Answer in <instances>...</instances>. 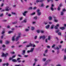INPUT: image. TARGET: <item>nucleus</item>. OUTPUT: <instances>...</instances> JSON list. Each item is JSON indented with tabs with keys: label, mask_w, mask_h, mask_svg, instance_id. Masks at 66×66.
Wrapping results in <instances>:
<instances>
[{
	"label": "nucleus",
	"mask_w": 66,
	"mask_h": 66,
	"mask_svg": "<svg viewBox=\"0 0 66 66\" xmlns=\"http://www.w3.org/2000/svg\"><path fill=\"white\" fill-rule=\"evenodd\" d=\"M21 33H18V35L17 36L16 38L15 39L16 41H18V39H19V37H21Z\"/></svg>",
	"instance_id": "f257e3e1"
},
{
	"label": "nucleus",
	"mask_w": 66,
	"mask_h": 66,
	"mask_svg": "<svg viewBox=\"0 0 66 66\" xmlns=\"http://www.w3.org/2000/svg\"><path fill=\"white\" fill-rule=\"evenodd\" d=\"M9 55V54L7 53H6V54H5L4 53H2V55H1V56L2 57H6Z\"/></svg>",
	"instance_id": "f03ea898"
},
{
	"label": "nucleus",
	"mask_w": 66,
	"mask_h": 66,
	"mask_svg": "<svg viewBox=\"0 0 66 66\" xmlns=\"http://www.w3.org/2000/svg\"><path fill=\"white\" fill-rule=\"evenodd\" d=\"M37 15L38 16H40L42 14V13L40 12V10L39 9L37 10Z\"/></svg>",
	"instance_id": "7ed1b4c3"
},
{
	"label": "nucleus",
	"mask_w": 66,
	"mask_h": 66,
	"mask_svg": "<svg viewBox=\"0 0 66 66\" xmlns=\"http://www.w3.org/2000/svg\"><path fill=\"white\" fill-rule=\"evenodd\" d=\"M34 48H31L30 51H27V53H30V52H33V50H34Z\"/></svg>",
	"instance_id": "20e7f679"
},
{
	"label": "nucleus",
	"mask_w": 66,
	"mask_h": 66,
	"mask_svg": "<svg viewBox=\"0 0 66 66\" xmlns=\"http://www.w3.org/2000/svg\"><path fill=\"white\" fill-rule=\"evenodd\" d=\"M28 13V11H25L23 13H22L23 15L24 16H26V14H27Z\"/></svg>",
	"instance_id": "39448f33"
},
{
	"label": "nucleus",
	"mask_w": 66,
	"mask_h": 66,
	"mask_svg": "<svg viewBox=\"0 0 66 66\" xmlns=\"http://www.w3.org/2000/svg\"><path fill=\"white\" fill-rule=\"evenodd\" d=\"M9 7L8 6H7L6 7V9L5 10L6 11H10V10H11V8H10L9 9Z\"/></svg>",
	"instance_id": "423d86ee"
},
{
	"label": "nucleus",
	"mask_w": 66,
	"mask_h": 66,
	"mask_svg": "<svg viewBox=\"0 0 66 66\" xmlns=\"http://www.w3.org/2000/svg\"><path fill=\"white\" fill-rule=\"evenodd\" d=\"M25 53H26V50H23L22 51V54L23 55H24L25 54Z\"/></svg>",
	"instance_id": "0eeeda50"
},
{
	"label": "nucleus",
	"mask_w": 66,
	"mask_h": 66,
	"mask_svg": "<svg viewBox=\"0 0 66 66\" xmlns=\"http://www.w3.org/2000/svg\"><path fill=\"white\" fill-rule=\"evenodd\" d=\"M42 38L43 39H45V36H41L40 37V39H41Z\"/></svg>",
	"instance_id": "6e6552de"
},
{
	"label": "nucleus",
	"mask_w": 66,
	"mask_h": 66,
	"mask_svg": "<svg viewBox=\"0 0 66 66\" xmlns=\"http://www.w3.org/2000/svg\"><path fill=\"white\" fill-rule=\"evenodd\" d=\"M49 27H50V25H48L45 26V28L46 29H48L49 28Z\"/></svg>",
	"instance_id": "1a4fd4ad"
},
{
	"label": "nucleus",
	"mask_w": 66,
	"mask_h": 66,
	"mask_svg": "<svg viewBox=\"0 0 66 66\" xmlns=\"http://www.w3.org/2000/svg\"><path fill=\"white\" fill-rule=\"evenodd\" d=\"M65 29V27H60V29L62 30H64Z\"/></svg>",
	"instance_id": "9d476101"
},
{
	"label": "nucleus",
	"mask_w": 66,
	"mask_h": 66,
	"mask_svg": "<svg viewBox=\"0 0 66 66\" xmlns=\"http://www.w3.org/2000/svg\"><path fill=\"white\" fill-rule=\"evenodd\" d=\"M47 3H49V2H50V1H51V2L52 3V2H53V1L52 0H47Z\"/></svg>",
	"instance_id": "9b49d317"
},
{
	"label": "nucleus",
	"mask_w": 66,
	"mask_h": 66,
	"mask_svg": "<svg viewBox=\"0 0 66 66\" xmlns=\"http://www.w3.org/2000/svg\"><path fill=\"white\" fill-rule=\"evenodd\" d=\"M15 36H13L12 38V40L13 41H14L15 40Z\"/></svg>",
	"instance_id": "f8f14e48"
},
{
	"label": "nucleus",
	"mask_w": 66,
	"mask_h": 66,
	"mask_svg": "<svg viewBox=\"0 0 66 66\" xmlns=\"http://www.w3.org/2000/svg\"><path fill=\"white\" fill-rule=\"evenodd\" d=\"M49 20H51L52 19V16H50L49 17Z\"/></svg>",
	"instance_id": "ddd939ff"
},
{
	"label": "nucleus",
	"mask_w": 66,
	"mask_h": 66,
	"mask_svg": "<svg viewBox=\"0 0 66 66\" xmlns=\"http://www.w3.org/2000/svg\"><path fill=\"white\" fill-rule=\"evenodd\" d=\"M12 62H17V60H16L15 59H13L12 60Z\"/></svg>",
	"instance_id": "4468645a"
},
{
	"label": "nucleus",
	"mask_w": 66,
	"mask_h": 66,
	"mask_svg": "<svg viewBox=\"0 0 66 66\" xmlns=\"http://www.w3.org/2000/svg\"><path fill=\"white\" fill-rule=\"evenodd\" d=\"M28 43V41H24L23 42V44H27Z\"/></svg>",
	"instance_id": "2eb2a0df"
},
{
	"label": "nucleus",
	"mask_w": 66,
	"mask_h": 66,
	"mask_svg": "<svg viewBox=\"0 0 66 66\" xmlns=\"http://www.w3.org/2000/svg\"><path fill=\"white\" fill-rule=\"evenodd\" d=\"M48 52V49H46L44 52V53L45 54H46Z\"/></svg>",
	"instance_id": "dca6fc26"
},
{
	"label": "nucleus",
	"mask_w": 66,
	"mask_h": 66,
	"mask_svg": "<svg viewBox=\"0 0 66 66\" xmlns=\"http://www.w3.org/2000/svg\"><path fill=\"white\" fill-rule=\"evenodd\" d=\"M59 32H60V30L59 29H58L57 30L55 31V32L57 33H58Z\"/></svg>",
	"instance_id": "f3484780"
},
{
	"label": "nucleus",
	"mask_w": 66,
	"mask_h": 66,
	"mask_svg": "<svg viewBox=\"0 0 66 66\" xmlns=\"http://www.w3.org/2000/svg\"><path fill=\"white\" fill-rule=\"evenodd\" d=\"M64 60L65 61L66 60V55H64V58H63Z\"/></svg>",
	"instance_id": "a211bd4d"
},
{
	"label": "nucleus",
	"mask_w": 66,
	"mask_h": 66,
	"mask_svg": "<svg viewBox=\"0 0 66 66\" xmlns=\"http://www.w3.org/2000/svg\"><path fill=\"white\" fill-rule=\"evenodd\" d=\"M35 28L34 27H31V30H34Z\"/></svg>",
	"instance_id": "6ab92c4d"
},
{
	"label": "nucleus",
	"mask_w": 66,
	"mask_h": 66,
	"mask_svg": "<svg viewBox=\"0 0 66 66\" xmlns=\"http://www.w3.org/2000/svg\"><path fill=\"white\" fill-rule=\"evenodd\" d=\"M61 15L62 16H63L64 15V12L63 11H62L61 12Z\"/></svg>",
	"instance_id": "aec40b11"
},
{
	"label": "nucleus",
	"mask_w": 66,
	"mask_h": 66,
	"mask_svg": "<svg viewBox=\"0 0 66 66\" xmlns=\"http://www.w3.org/2000/svg\"><path fill=\"white\" fill-rule=\"evenodd\" d=\"M29 30H30V29H25V31H26V32H28V31H29Z\"/></svg>",
	"instance_id": "412c9836"
},
{
	"label": "nucleus",
	"mask_w": 66,
	"mask_h": 66,
	"mask_svg": "<svg viewBox=\"0 0 66 66\" xmlns=\"http://www.w3.org/2000/svg\"><path fill=\"white\" fill-rule=\"evenodd\" d=\"M17 23V21H16L14 22H13L12 23H13V24H16Z\"/></svg>",
	"instance_id": "4be33fe9"
},
{
	"label": "nucleus",
	"mask_w": 66,
	"mask_h": 66,
	"mask_svg": "<svg viewBox=\"0 0 66 66\" xmlns=\"http://www.w3.org/2000/svg\"><path fill=\"white\" fill-rule=\"evenodd\" d=\"M48 40H50V39H51V37H50V36H49L48 37Z\"/></svg>",
	"instance_id": "5701e85b"
},
{
	"label": "nucleus",
	"mask_w": 66,
	"mask_h": 66,
	"mask_svg": "<svg viewBox=\"0 0 66 66\" xmlns=\"http://www.w3.org/2000/svg\"><path fill=\"white\" fill-rule=\"evenodd\" d=\"M41 7H44V3H42V4L41 5Z\"/></svg>",
	"instance_id": "b1692460"
},
{
	"label": "nucleus",
	"mask_w": 66,
	"mask_h": 66,
	"mask_svg": "<svg viewBox=\"0 0 66 66\" xmlns=\"http://www.w3.org/2000/svg\"><path fill=\"white\" fill-rule=\"evenodd\" d=\"M54 25H52L51 27V29H53V27H54Z\"/></svg>",
	"instance_id": "393cba45"
},
{
	"label": "nucleus",
	"mask_w": 66,
	"mask_h": 66,
	"mask_svg": "<svg viewBox=\"0 0 66 66\" xmlns=\"http://www.w3.org/2000/svg\"><path fill=\"white\" fill-rule=\"evenodd\" d=\"M51 10L52 11H53L54 10V9L53 7H50Z\"/></svg>",
	"instance_id": "a878e982"
},
{
	"label": "nucleus",
	"mask_w": 66,
	"mask_h": 66,
	"mask_svg": "<svg viewBox=\"0 0 66 66\" xmlns=\"http://www.w3.org/2000/svg\"><path fill=\"white\" fill-rule=\"evenodd\" d=\"M23 22H24V23H26V22H27V20H24L23 21Z\"/></svg>",
	"instance_id": "bb28decb"
},
{
	"label": "nucleus",
	"mask_w": 66,
	"mask_h": 66,
	"mask_svg": "<svg viewBox=\"0 0 66 66\" xmlns=\"http://www.w3.org/2000/svg\"><path fill=\"white\" fill-rule=\"evenodd\" d=\"M34 18L35 20H36L37 19V16H35L34 17Z\"/></svg>",
	"instance_id": "cd10ccee"
},
{
	"label": "nucleus",
	"mask_w": 66,
	"mask_h": 66,
	"mask_svg": "<svg viewBox=\"0 0 66 66\" xmlns=\"http://www.w3.org/2000/svg\"><path fill=\"white\" fill-rule=\"evenodd\" d=\"M12 14L13 15H16V13L15 12H12Z\"/></svg>",
	"instance_id": "c85d7f7f"
},
{
	"label": "nucleus",
	"mask_w": 66,
	"mask_h": 66,
	"mask_svg": "<svg viewBox=\"0 0 66 66\" xmlns=\"http://www.w3.org/2000/svg\"><path fill=\"white\" fill-rule=\"evenodd\" d=\"M60 10H61V7L60 6H59L58 8V11H60Z\"/></svg>",
	"instance_id": "c756f323"
},
{
	"label": "nucleus",
	"mask_w": 66,
	"mask_h": 66,
	"mask_svg": "<svg viewBox=\"0 0 66 66\" xmlns=\"http://www.w3.org/2000/svg\"><path fill=\"white\" fill-rule=\"evenodd\" d=\"M13 32V31H10L8 32V33L9 34H10V33H12Z\"/></svg>",
	"instance_id": "7c9ffc66"
},
{
	"label": "nucleus",
	"mask_w": 66,
	"mask_h": 66,
	"mask_svg": "<svg viewBox=\"0 0 66 66\" xmlns=\"http://www.w3.org/2000/svg\"><path fill=\"white\" fill-rule=\"evenodd\" d=\"M58 35H61V32H58Z\"/></svg>",
	"instance_id": "2f4dec72"
},
{
	"label": "nucleus",
	"mask_w": 66,
	"mask_h": 66,
	"mask_svg": "<svg viewBox=\"0 0 66 66\" xmlns=\"http://www.w3.org/2000/svg\"><path fill=\"white\" fill-rule=\"evenodd\" d=\"M37 32L38 33H39L40 32V30H37Z\"/></svg>",
	"instance_id": "473e14b6"
},
{
	"label": "nucleus",
	"mask_w": 66,
	"mask_h": 66,
	"mask_svg": "<svg viewBox=\"0 0 66 66\" xmlns=\"http://www.w3.org/2000/svg\"><path fill=\"white\" fill-rule=\"evenodd\" d=\"M37 36H36L34 37V39H37Z\"/></svg>",
	"instance_id": "72a5a7b5"
},
{
	"label": "nucleus",
	"mask_w": 66,
	"mask_h": 66,
	"mask_svg": "<svg viewBox=\"0 0 66 66\" xmlns=\"http://www.w3.org/2000/svg\"><path fill=\"white\" fill-rule=\"evenodd\" d=\"M55 50H56V49H57V50H59V48L58 47H57L56 48H55Z\"/></svg>",
	"instance_id": "f704fd0d"
},
{
	"label": "nucleus",
	"mask_w": 66,
	"mask_h": 66,
	"mask_svg": "<svg viewBox=\"0 0 66 66\" xmlns=\"http://www.w3.org/2000/svg\"><path fill=\"white\" fill-rule=\"evenodd\" d=\"M54 28L56 29H58V27L56 26Z\"/></svg>",
	"instance_id": "c9c22d12"
},
{
	"label": "nucleus",
	"mask_w": 66,
	"mask_h": 66,
	"mask_svg": "<svg viewBox=\"0 0 66 66\" xmlns=\"http://www.w3.org/2000/svg\"><path fill=\"white\" fill-rule=\"evenodd\" d=\"M12 54H15V52H10Z\"/></svg>",
	"instance_id": "e433bc0d"
},
{
	"label": "nucleus",
	"mask_w": 66,
	"mask_h": 66,
	"mask_svg": "<svg viewBox=\"0 0 66 66\" xmlns=\"http://www.w3.org/2000/svg\"><path fill=\"white\" fill-rule=\"evenodd\" d=\"M29 56V55H24V57H28Z\"/></svg>",
	"instance_id": "4c0bfd02"
},
{
	"label": "nucleus",
	"mask_w": 66,
	"mask_h": 66,
	"mask_svg": "<svg viewBox=\"0 0 66 66\" xmlns=\"http://www.w3.org/2000/svg\"><path fill=\"white\" fill-rule=\"evenodd\" d=\"M36 9H37V7H34V8H33V10H36Z\"/></svg>",
	"instance_id": "58836bf2"
},
{
	"label": "nucleus",
	"mask_w": 66,
	"mask_h": 66,
	"mask_svg": "<svg viewBox=\"0 0 66 66\" xmlns=\"http://www.w3.org/2000/svg\"><path fill=\"white\" fill-rule=\"evenodd\" d=\"M35 12H34L31 14V15H35Z\"/></svg>",
	"instance_id": "ea45409f"
},
{
	"label": "nucleus",
	"mask_w": 66,
	"mask_h": 66,
	"mask_svg": "<svg viewBox=\"0 0 66 66\" xmlns=\"http://www.w3.org/2000/svg\"><path fill=\"white\" fill-rule=\"evenodd\" d=\"M46 59L45 58H44L43 59V61H46Z\"/></svg>",
	"instance_id": "a19ab883"
},
{
	"label": "nucleus",
	"mask_w": 66,
	"mask_h": 66,
	"mask_svg": "<svg viewBox=\"0 0 66 66\" xmlns=\"http://www.w3.org/2000/svg\"><path fill=\"white\" fill-rule=\"evenodd\" d=\"M5 33V31H2V34H4V33Z\"/></svg>",
	"instance_id": "79ce46f5"
},
{
	"label": "nucleus",
	"mask_w": 66,
	"mask_h": 66,
	"mask_svg": "<svg viewBox=\"0 0 66 66\" xmlns=\"http://www.w3.org/2000/svg\"><path fill=\"white\" fill-rule=\"evenodd\" d=\"M44 23L45 25H46V24H48V22H45Z\"/></svg>",
	"instance_id": "37998d69"
},
{
	"label": "nucleus",
	"mask_w": 66,
	"mask_h": 66,
	"mask_svg": "<svg viewBox=\"0 0 66 66\" xmlns=\"http://www.w3.org/2000/svg\"><path fill=\"white\" fill-rule=\"evenodd\" d=\"M3 16V14H0V17H2Z\"/></svg>",
	"instance_id": "c03bdc74"
},
{
	"label": "nucleus",
	"mask_w": 66,
	"mask_h": 66,
	"mask_svg": "<svg viewBox=\"0 0 66 66\" xmlns=\"http://www.w3.org/2000/svg\"><path fill=\"white\" fill-rule=\"evenodd\" d=\"M51 60L49 59L47 61V62H51Z\"/></svg>",
	"instance_id": "a18cd8bd"
},
{
	"label": "nucleus",
	"mask_w": 66,
	"mask_h": 66,
	"mask_svg": "<svg viewBox=\"0 0 66 66\" xmlns=\"http://www.w3.org/2000/svg\"><path fill=\"white\" fill-rule=\"evenodd\" d=\"M32 23L33 24H35V23H36V22L35 21H33L32 22Z\"/></svg>",
	"instance_id": "49530a36"
},
{
	"label": "nucleus",
	"mask_w": 66,
	"mask_h": 66,
	"mask_svg": "<svg viewBox=\"0 0 66 66\" xmlns=\"http://www.w3.org/2000/svg\"><path fill=\"white\" fill-rule=\"evenodd\" d=\"M33 45V44H31V43H30L29 44V46H30V47H32V45Z\"/></svg>",
	"instance_id": "de8ad7c7"
},
{
	"label": "nucleus",
	"mask_w": 66,
	"mask_h": 66,
	"mask_svg": "<svg viewBox=\"0 0 66 66\" xmlns=\"http://www.w3.org/2000/svg\"><path fill=\"white\" fill-rule=\"evenodd\" d=\"M55 45L53 44V45H52V48H54V47H55Z\"/></svg>",
	"instance_id": "09e8293b"
},
{
	"label": "nucleus",
	"mask_w": 66,
	"mask_h": 66,
	"mask_svg": "<svg viewBox=\"0 0 66 66\" xmlns=\"http://www.w3.org/2000/svg\"><path fill=\"white\" fill-rule=\"evenodd\" d=\"M16 56V55H13V56L12 57V58L13 59V58H14V57H15Z\"/></svg>",
	"instance_id": "8fccbe9b"
},
{
	"label": "nucleus",
	"mask_w": 66,
	"mask_h": 66,
	"mask_svg": "<svg viewBox=\"0 0 66 66\" xmlns=\"http://www.w3.org/2000/svg\"><path fill=\"white\" fill-rule=\"evenodd\" d=\"M9 42L7 41H6V44H9Z\"/></svg>",
	"instance_id": "3c124183"
},
{
	"label": "nucleus",
	"mask_w": 66,
	"mask_h": 66,
	"mask_svg": "<svg viewBox=\"0 0 66 66\" xmlns=\"http://www.w3.org/2000/svg\"><path fill=\"white\" fill-rule=\"evenodd\" d=\"M40 32L42 33H43L44 32V31L42 30H41Z\"/></svg>",
	"instance_id": "603ef678"
},
{
	"label": "nucleus",
	"mask_w": 66,
	"mask_h": 66,
	"mask_svg": "<svg viewBox=\"0 0 66 66\" xmlns=\"http://www.w3.org/2000/svg\"><path fill=\"white\" fill-rule=\"evenodd\" d=\"M4 35H3L2 36H1V38H2H2H3V36H4Z\"/></svg>",
	"instance_id": "864d4df0"
},
{
	"label": "nucleus",
	"mask_w": 66,
	"mask_h": 66,
	"mask_svg": "<svg viewBox=\"0 0 66 66\" xmlns=\"http://www.w3.org/2000/svg\"><path fill=\"white\" fill-rule=\"evenodd\" d=\"M54 7V5L52 4L51 5V7Z\"/></svg>",
	"instance_id": "5fc2aeb1"
},
{
	"label": "nucleus",
	"mask_w": 66,
	"mask_h": 66,
	"mask_svg": "<svg viewBox=\"0 0 66 66\" xmlns=\"http://www.w3.org/2000/svg\"><path fill=\"white\" fill-rule=\"evenodd\" d=\"M62 6V3H60L59 6H60V7H61V6Z\"/></svg>",
	"instance_id": "6e6d98bb"
},
{
	"label": "nucleus",
	"mask_w": 66,
	"mask_h": 66,
	"mask_svg": "<svg viewBox=\"0 0 66 66\" xmlns=\"http://www.w3.org/2000/svg\"><path fill=\"white\" fill-rule=\"evenodd\" d=\"M65 11H66V10H65V9H64L62 10V12H65Z\"/></svg>",
	"instance_id": "4d7b16f0"
},
{
	"label": "nucleus",
	"mask_w": 66,
	"mask_h": 66,
	"mask_svg": "<svg viewBox=\"0 0 66 66\" xmlns=\"http://www.w3.org/2000/svg\"><path fill=\"white\" fill-rule=\"evenodd\" d=\"M34 60H35V62L36 63V62L37 61V59H36V58H35Z\"/></svg>",
	"instance_id": "13d9d810"
},
{
	"label": "nucleus",
	"mask_w": 66,
	"mask_h": 66,
	"mask_svg": "<svg viewBox=\"0 0 66 66\" xmlns=\"http://www.w3.org/2000/svg\"><path fill=\"white\" fill-rule=\"evenodd\" d=\"M64 53H66V48L64 49Z\"/></svg>",
	"instance_id": "bf43d9fd"
},
{
	"label": "nucleus",
	"mask_w": 66,
	"mask_h": 66,
	"mask_svg": "<svg viewBox=\"0 0 66 66\" xmlns=\"http://www.w3.org/2000/svg\"><path fill=\"white\" fill-rule=\"evenodd\" d=\"M2 47H3V48H5V45H2Z\"/></svg>",
	"instance_id": "052dcab7"
},
{
	"label": "nucleus",
	"mask_w": 66,
	"mask_h": 66,
	"mask_svg": "<svg viewBox=\"0 0 66 66\" xmlns=\"http://www.w3.org/2000/svg\"><path fill=\"white\" fill-rule=\"evenodd\" d=\"M32 7H29V10H32Z\"/></svg>",
	"instance_id": "680f3d73"
},
{
	"label": "nucleus",
	"mask_w": 66,
	"mask_h": 66,
	"mask_svg": "<svg viewBox=\"0 0 66 66\" xmlns=\"http://www.w3.org/2000/svg\"><path fill=\"white\" fill-rule=\"evenodd\" d=\"M54 21L55 22H57L58 21V20L56 19H55Z\"/></svg>",
	"instance_id": "e2e57ef3"
},
{
	"label": "nucleus",
	"mask_w": 66,
	"mask_h": 66,
	"mask_svg": "<svg viewBox=\"0 0 66 66\" xmlns=\"http://www.w3.org/2000/svg\"><path fill=\"white\" fill-rule=\"evenodd\" d=\"M6 64L5 63H3L2 64V65L3 66H5L6 65Z\"/></svg>",
	"instance_id": "0e129e2a"
},
{
	"label": "nucleus",
	"mask_w": 66,
	"mask_h": 66,
	"mask_svg": "<svg viewBox=\"0 0 66 66\" xmlns=\"http://www.w3.org/2000/svg\"><path fill=\"white\" fill-rule=\"evenodd\" d=\"M36 43H39V41H36L35 42Z\"/></svg>",
	"instance_id": "69168bd1"
},
{
	"label": "nucleus",
	"mask_w": 66,
	"mask_h": 66,
	"mask_svg": "<svg viewBox=\"0 0 66 66\" xmlns=\"http://www.w3.org/2000/svg\"><path fill=\"white\" fill-rule=\"evenodd\" d=\"M15 66H21V65L20 64H19L18 65H15Z\"/></svg>",
	"instance_id": "338daca9"
},
{
	"label": "nucleus",
	"mask_w": 66,
	"mask_h": 66,
	"mask_svg": "<svg viewBox=\"0 0 66 66\" xmlns=\"http://www.w3.org/2000/svg\"><path fill=\"white\" fill-rule=\"evenodd\" d=\"M56 66H61V64H58Z\"/></svg>",
	"instance_id": "774afa93"
}]
</instances>
